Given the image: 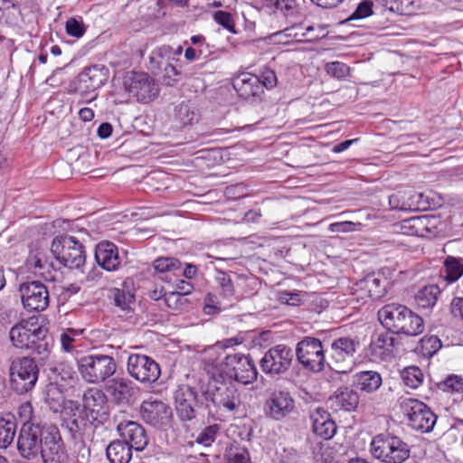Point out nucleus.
<instances>
[{
	"label": "nucleus",
	"mask_w": 463,
	"mask_h": 463,
	"mask_svg": "<svg viewBox=\"0 0 463 463\" xmlns=\"http://www.w3.org/2000/svg\"><path fill=\"white\" fill-rule=\"evenodd\" d=\"M164 302L169 309L174 311L182 310L188 304L187 298L176 291L165 293Z\"/></svg>",
	"instance_id": "49530a36"
},
{
	"label": "nucleus",
	"mask_w": 463,
	"mask_h": 463,
	"mask_svg": "<svg viewBox=\"0 0 463 463\" xmlns=\"http://www.w3.org/2000/svg\"><path fill=\"white\" fill-rule=\"evenodd\" d=\"M403 383L411 389L418 388L423 381V373L417 366L404 368L401 373Z\"/></svg>",
	"instance_id": "c03bdc74"
},
{
	"label": "nucleus",
	"mask_w": 463,
	"mask_h": 463,
	"mask_svg": "<svg viewBox=\"0 0 463 463\" xmlns=\"http://www.w3.org/2000/svg\"><path fill=\"white\" fill-rule=\"evenodd\" d=\"M440 390L450 392H463V378L458 375H449L444 381L438 383Z\"/></svg>",
	"instance_id": "09e8293b"
},
{
	"label": "nucleus",
	"mask_w": 463,
	"mask_h": 463,
	"mask_svg": "<svg viewBox=\"0 0 463 463\" xmlns=\"http://www.w3.org/2000/svg\"><path fill=\"white\" fill-rule=\"evenodd\" d=\"M153 52H155L156 57L161 56L164 59H165L168 62L170 61V59L173 56V49L169 45L158 47L155 49Z\"/></svg>",
	"instance_id": "774afa93"
},
{
	"label": "nucleus",
	"mask_w": 463,
	"mask_h": 463,
	"mask_svg": "<svg viewBox=\"0 0 463 463\" xmlns=\"http://www.w3.org/2000/svg\"><path fill=\"white\" fill-rule=\"evenodd\" d=\"M72 463H91L90 449L88 448L85 443H80Z\"/></svg>",
	"instance_id": "e2e57ef3"
},
{
	"label": "nucleus",
	"mask_w": 463,
	"mask_h": 463,
	"mask_svg": "<svg viewBox=\"0 0 463 463\" xmlns=\"http://www.w3.org/2000/svg\"><path fill=\"white\" fill-rule=\"evenodd\" d=\"M44 401L53 412H59L62 410L64 396L56 383L47 385Z\"/></svg>",
	"instance_id": "37998d69"
},
{
	"label": "nucleus",
	"mask_w": 463,
	"mask_h": 463,
	"mask_svg": "<svg viewBox=\"0 0 463 463\" xmlns=\"http://www.w3.org/2000/svg\"><path fill=\"white\" fill-rule=\"evenodd\" d=\"M97 264L107 271L117 270L121 263L118 247L109 241L99 242L95 248Z\"/></svg>",
	"instance_id": "cd10ccee"
},
{
	"label": "nucleus",
	"mask_w": 463,
	"mask_h": 463,
	"mask_svg": "<svg viewBox=\"0 0 463 463\" xmlns=\"http://www.w3.org/2000/svg\"><path fill=\"white\" fill-rule=\"evenodd\" d=\"M378 319L388 331L397 335L416 336L423 333L425 328L421 317L398 303L383 306L378 311Z\"/></svg>",
	"instance_id": "f03ea898"
},
{
	"label": "nucleus",
	"mask_w": 463,
	"mask_h": 463,
	"mask_svg": "<svg viewBox=\"0 0 463 463\" xmlns=\"http://www.w3.org/2000/svg\"><path fill=\"white\" fill-rule=\"evenodd\" d=\"M409 228L419 237H425L433 232L436 228V218L433 215H420L406 221Z\"/></svg>",
	"instance_id": "e433bc0d"
},
{
	"label": "nucleus",
	"mask_w": 463,
	"mask_h": 463,
	"mask_svg": "<svg viewBox=\"0 0 463 463\" xmlns=\"http://www.w3.org/2000/svg\"><path fill=\"white\" fill-rule=\"evenodd\" d=\"M226 463H250V458L247 450H231L227 455Z\"/></svg>",
	"instance_id": "680f3d73"
},
{
	"label": "nucleus",
	"mask_w": 463,
	"mask_h": 463,
	"mask_svg": "<svg viewBox=\"0 0 463 463\" xmlns=\"http://www.w3.org/2000/svg\"><path fill=\"white\" fill-rule=\"evenodd\" d=\"M220 427L217 424L210 425L203 430V431L197 437V442L204 446L211 445L216 438V434L219 431Z\"/></svg>",
	"instance_id": "603ef678"
},
{
	"label": "nucleus",
	"mask_w": 463,
	"mask_h": 463,
	"mask_svg": "<svg viewBox=\"0 0 463 463\" xmlns=\"http://www.w3.org/2000/svg\"><path fill=\"white\" fill-rule=\"evenodd\" d=\"M294 408L295 402L288 392H273L265 404L267 414L277 420L288 416Z\"/></svg>",
	"instance_id": "a878e982"
},
{
	"label": "nucleus",
	"mask_w": 463,
	"mask_h": 463,
	"mask_svg": "<svg viewBox=\"0 0 463 463\" xmlns=\"http://www.w3.org/2000/svg\"><path fill=\"white\" fill-rule=\"evenodd\" d=\"M373 14V3L371 1H364L358 5L354 12L348 20H360L370 16Z\"/></svg>",
	"instance_id": "6e6d98bb"
},
{
	"label": "nucleus",
	"mask_w": 463,
	"mask_h": 463,
	"mask_svg": "<svg viewBox=\"0 0 463 463\" xmlns=\"http://www.w3.org/2000/svg\"><path fill=\"white\" fill-rule=\"evenodd\" d=\"M214 21L223 26L225 29H234V22L231 13L225 11H216L213 14Z\"/></svg>",
	"instance_id": "13d9d810"
},
{
	"label": "nucleus",
	"mask_w": 463,
	"mask_h": 463,
	"mask_svg": "<svg viewBox=\"0 0 463 463\" xmlns=\"http://www.w3.org/2000/svg\"><path fill=\"white\" fill-rule=\"evenodd\" d=\"M422 194L411 189L398 191L389 196V204L392 209L400 211H412L420 208Z\"/></svg>",
	"instance_id": "c756f323"
},
{
	"label": "nucleus",
	"mask_w": 463,
	"mask_h": 463,
	"mask_svg": "<svg viewBox=\"0 0 463 463\" xmlns=\"http://www.w3.org/2000/svg\"><path fill=\"white\" fill-rule=\"evenodd\" d=\"M359 394L356 391L347 387L336 390L330 398L331 405L335 411H354L359 404Z\"/></svg>",
	"instance_id": "2f4dec72"
},
{
	"label": "nucleus",
	"mask_w": 463,
	"mask_h": 463,
	"mask_svg": "<svg viewBox=\"0 0 463 463\" xmlns=\"http://www.w3.org/2000/svg\"><path fill=\"white\" fill-rule=\"evenodd\" d=\"M47 334L48 329L39 323L38 317H32L14 325L9 336L14 347L31 350L32 354H38L40 360L44 361L51 353Z\"/></svg>",
	"instance_id": "f257e3e1"
},
{
	"label": "nucleus",
	"mask_w": 463,
	"mask_h": 463,
	"mask_svg": "<svg viewBox=\"0 0 463 463\" xmlns=\"http://www.w3.org/2000/svg\"><path fill=\"white\" fill-rule=\"evenodd\" d=\"M361 227L362 223L360 222L345 221L331 223L328 227V230L331 232H351L359 230Z\"/></svg>",
	"instance_id": "864d4df0"
},
{
	"label": "nucleus",
	"mask_w": 463,
	"mask_h": 463,
	"mask_svg": "<svg viewBox=\"0 0 463 463\" xmlns=\"http://www.w3.org/2000/svg\"><path fill=\"white\" fill-rule=\"evenodd\" d=\"M371 452L375 458L384 463H403L411 454L409 445L390 433H381L373 437Z\"/></svg>",
	"instance_id": "7ed1b4c3"
},
{
	"label": "nucleus",
	"mask_w": 463,
	"mask_h": 463,
	"mask_svg": "<svg viewBox=\"0 0 463 463\" xmlns=\"http://www.w3.org/2000/svg\"><path fill=\"white\" fill-rule=\"evenodd\" d=\"M326 72L336 79L345 78L349 74V67L340 61L327 62L325 66Z\"/></svg>",
	"instance_id": "3c124183"
},
{
	"label": "nucleus",
	"mask_w": 463,
	"mask_h": 463,
	"mask_svg": "<svg viewBox=\"0 0 463 463\" xmlns=\"http://www.w3.org/2000/svg\"><path fill=\"white\" fill-rule=\"evenodd\" d=\"M198 112L193 103L182 102L175 107V120L179 127L192 126L198 121Z\"/></svg>",
	"instance_id": "58836bf2"
},
{
	"label": "nucleus",
	"mask_w": 463,
	"mask_h": 463,
	"mask_svg": "<svg viewBox=\"0 0 463 463\" xmlns=\"http://www.w3.org/2000/svg\"><path fill=\"white\" fill-rule=\"evenodd\" d=\"M358 343L350 337H340L331 344L327 366L337 373H349L354 365V355Z\"/></svg>",
	"instance_id": "f8f14e48"
},
{
	"label": "nucleus",
	"mask_w": 463,
	"mask_h": 463,
	"mask_svg": "<svg viewBox=\"0 0 463 463\" xmlns=\"http://www.w3.org/2000/svg\"><path fill=\"white\" fill-rule=\"evenodd\" d=\"M22 302L29 311H43L49 305V292L40 281H27L20 285Z\"/></svg>",
	"instance_id": "6ab92c4d"
},
{
	"label": "nucleus",
	"mask_w": 463,
	"mask_h": 463,
	"mask_svg": "<svg viewBox=\"0 0 463 463\" xmlns=\"http://www.w3.org/2000/svg\"><path fill=\"white\" fill-rule=\"evenodd\" d=\"M214 385L206 392L209 394L213 403L228 411H235L241 404L240 392L232 381H219L215 373H213Z\"/></svg>",
	"instance_id": "4468645a"
},
{
	"label": "nucleus",
	"mask_w": 463,
	"mask_h": 463,
	"mask_svg": "<svg viewBox=\"0 0 463 463\" xmlns=\"http://www.w3.org/2000/svg\"><path fill=\"white\" fill-rule=\"evenodd\" d=\"M107 391L117 403H128L136 393L133 383L123 377H116L109 381Z\"/></svg>",
	"instance_id": "7c9ffc66"
},
{
	"label": "nucleus",
	"mask_w": 463,
	"mask_h": 463,
	"mask_svg": "<svg viewBox=\"0 0 463 463\" xmlns=\"http://www.w3.org/2000/svg\"><path fill=\"white\" fill-rule=\"evenodd\" d=\"M215 280L225 298H231L234 295V286L230 274L222 270H217Z\"/></svg>",
	"instance_id": "de8ad7c7"
},
{
	"label": "nucleus",
	"mask_w": 463,
	"mask_h": 463,
	"mask_svg": "<svg viewBox=\"0 0 463 463\" xmlns=\"http://www.w3.org/2000/svg\"><path fill=\"white\" fill-rule=\"evenodd\" d=\"M47 426L24 422L17 440L18 450L24 458L31 459L37 457L41 450L44 428Z\"/></svg>",
	"instance_id": "f3484780"
},
{
	"label": "nucleus",
	"mask_w": 463,
	"mask_h": 463,
	"mask_svg": "<svg viewBox=\"0 0 463 463\" xmlns=\"http://www.w3.org/2000/svg\"><path fill=\"white\" fill-rule=\"evenodd\" d=\"M400 408L408 419L409 426L422 433L430 432L437 421L435 413L422 402L407 398L400 402Z\"/></svg>",
	"instance_id": "1a4fd4ad"
},
{
	"label": "nucleus",
	"mask_w": 463,
	"mask_h": 463,
	"mask_svg": "<svg viewBox=\"0 0 463 463\" xmlns=\"http://www.w3.org/2000/svg\"><path fill=\"white\" fill-rule=\"evenodd\" d=\"M82 408V411L96 420L97 424H103L109 418L108 399L99 389L90 388L84 392Z\"/></svg>",
	"instance_id": "aec40b11"
},
{
	"label": "nucleus",
	"mask_w": 463,
	"mask_h": 463,
	"mask_svg": "<svg viewBox=\"0 0 463 463\" xmlns=\"http://www.w3.org/2000/svg\"><path fill=\"white\" fill-rule=\"evenodd\" d=\"M154 268L158 272L175 271L181 269V262L175 258H158L154 261Z\"/></svg>",
	"instance_id": "8fccbe9b"
},
{
	"label": "nucleus",
	"mask_w": 463,
	"mask_h": 463,
	"mask_svg": "<svg viewBox=\"0 0 463 463\" xmlns=\"http://www.w3.org/2000/svg\"><path fill=\"white\" fill-rule=\"evenodd\" d=\"M40 453L43 463H68L69 454L55 425L44 428Z\"/></svg>",
	"instance_id": "ddd939ff"
},
{
	"label": "nucleus",
	"mask_w": 463,
	"mask_h": 463,
	"mask_svg": "<svg viewBox=\"0 0 463 463\" xmlns=\"http://www.w3.org/2000/svg\"><path fill=\"white\" fill-rule=\"evenodd\" d=\"M39 376V367L35 360L29 356L12 361L9 366L10 388L19 395L27 393L35 386Z\"/></svg>",
	"instance_id": "20e7f679"
},
{
	"label": "nucleus",
	"mask_w": 463,
	"mask_h": 463,
	"mask_svg": "<svg viewBox=\"0 0 463 463\" xmlns=\"http://www.w3.org/2000/svg\"><path fill=\"white\" fill-rule=\"evenodd\" d=\"M293 357V351L289 346L278 345L265 353L260 365L266 373L282 374L290 368Z\"/></svg>",
	"instance_id": "dca6fc26"
},
{
	"label": "nucleus",
	"mask_w": 463,
	"mask_h": 463,
	"mask_svg": "<svg viewBox=\"0 0 463 463\" xmlns=\"http://www.w3.org/2000/svg\"><path fill=\"white\" fill-rule=\"evenodd\" d=\"M109 76V71L105 65L95 64L85 68L71 84V88L90 102L97 98L95 91L107 82Z\"/></svg>",
	"instance_id": "0eeeda50"
},
{
	"label": "nucleus",
	"mask_w": 463,
	"mask_h": 463,
	"mask_svg": "<svg viewBox=\"0 0 463 463\" xmlns=\"http://www.w3.org/2000/svg\"><path fill=\"white\" fill-rule=\"evenodd\" d=\"M51 251L61 264L71 269H80L86 262L85 247L73 236L55 237L51 245Z\"/></svg>",
	"instance_id": "39448f33"
},
{
	"label": "nucleus",
	"mask_w": 463,
	"mask_h": 463,
	"mask_svg": "<svg viewBox=\"0 0 463 463\" xmlns=\"http://www.w3.org/2000/svg\"><path fill=\"white\" fill-rule=\"evenodd\" d=\"M162 71H164V79L166 85L172 86L174 82L176 80L175 77L180 74V71L176 69L175 65L172 63L166 62Z\"/></svg>",
	"instance_id": "052dcab7"
},
{
	"label": "nucleus",
	"mask_w": 463,
	"mask_h": 463,
	"mask_svg": "<svg viewBox=\"0 0 463 463\" xmlns=\"http://www.w3.org/2000/svg\"><path fill=\"white\" fill-rule=\"evenodd\" d=\"M391 333L389 331L379 334L373 339L369 345V350L373 355L383 358L386 354L392 352L395 339Z\"/></svg>",
	"instance_id": "4c0bfd02"
},
{
	"label": "nucleus",
	"mask_w": 463,
	"mask_h": 463,
	"mask_svg": "<svg viewBox=\"0 0 463 463\" xmlns=\"http://www.w3.org/2000/svg\"><path fill=\"white\" fill-rule=\"evenodd\" d=\"M296 356L302 367L312 373L322 372L327 362L322 342L312 336H305L297 344Z\"/></svg>",
	"instance_id": "9b49d317"
},
{
	"label": "nucleus",
	"mask_w": 463,
	"mask_h": 463,
	"mask_svg": "<svg viewBox=\"0 0 463 463\" xmlns=\"http://www.w3.org/2000/svg\"><path fill=\"white\" fill-rule=\"evenodd\" d=\"M441 346L442 343L437 335H426L420 340L416 346V352L423 357L430 358Z\"/></svg>",
	"instance_id": "79ce46f5"
},
{
	"label": "nucleus",
	"mask_w": 463,
	"mask_h": 463,
	"mask_svg": "<svg viewBox=\"0 0 463 463\" xmlns=\"http://www.w3.org/2000/svg\"><path fill=\"white\" fill-rule=\"evenodd\" d=\"M221 371L230 379L241 384L252 383L258 375L253 360L242 354H227L221 363Z\"/></svg>",
	"instance_id": "9d476101"
},
{
	"label": "nucleus",
	"mask_w": 463,
	"mask_h": 463,
	"mask_svg": "<svg viewBox=\"0 0 463 463\" xmlns=\"http://www.w3.org/2000/svg\"><path fill=\"white\" fill-rule=\"evenodd\" d=\"M47 265L46 260H44V256L39 252H31L29 257L26 260V266L29 269H34L35 271L38 269L39 271L43 269Z\"/></svg>",
	"instance_id": "4d7b16f0"
},
{
	"label": "nucleus",
	"mask_w": 463,
	"mask_h": 463,
	"mask_svg": "<svg viewBox=\"0 0 463 463\" xmlns=\"http://www.w3.org/2000/svg\"><path fill=\"white\" fill-rule=\"evenodd\" d=\"M440 289L437 285H428L420 289L415 295L417 305L422 308H429L435 306Z\"/></svg>",
	"instance_id": "a19ab883"
},
{
	"label": "nucleus",
	"mask_w": 463,
	"mask_h": 463,
	"mask_svg": "<svg viewBox=\"0 0 463 463\" xmlns=\"http://www.w3.org/2000/svg\"><path fill=\"white\" fill-rule=\"evenodd\" d=\"M140 415L146 423L159 428L170 422L173 412L164 402L149 399L141 403Z\"/></svg>",
	"instance_id": "412c9836"
},
{
	"label": "nucleus",
	"mask_w": 463,
	"mask_h": 463,
	"mask_svg": "<svg viewBox=\"0 0 463 463\" xmlns=\"http://www.w3.org/2000/svg\"><path fill=\"white\" fill-rule=\"evenodd\" d=\"M127 368L131 377L143 383H155L161 373L159 364L145 354L129 355Z\"/></svg>",
	"instance_id": "a211bd4d"
},
{
	"label": "nucleus",
	"mask_w": 463,
	"mask_h": 463,
	"mask_svg": "<svg viewBox=\"0 0 463 463\" xmlns=\"http://www.w3.org/2000/svg\"><path fill=\"white\" fill-rule=\"evenodd\" d=\"M117 431L121 439L137 451H143L148 444L146 430L137 421L120 420L117 424Z\"/></svg>",
	"instance_id": "4be33fe9"
},
{
	"label": "nucleus",
	"mask_w": 463,
	"mask_h": 463,
	"mask_svg": "<svg viewBox=\"0 0 463 463\" xmlns=\"http://www.w3.org/2000/svg\"><path fill=\"white\" fill-rule=\"evenodd\" d=\"M450 313L454 318L463 321V298H453L450 303Z\"/></svg>",
	"instance_id": "0e129e2a"
},
{
	"label": "nucleus",
	"mask_w": 463,
	"mask_h": 463,
	"mask_svg": "<svg viewBox=\"0 0 463 463\" xmlns=\"http://www.w3.org/2000/svg\"><path fill=\"white\" fill-rule=\"evenodd\" d=\"M174 400L177 416L183 421L196 418L202 402L195 387L189 384H180L174 392Z\"/></svg>",
	"instance_id": "2eb2a0df"
},
{
	"label": "nucleus",
	"mask_w": 463,
	"mask_h": 463,
	"mask_svg": "<svg viewBox=\"0 0 463 463\" xmlns=\"http://www.w3.org/2000/svg\"><path fill=\"white\" fill-rule=\"evenodd\" d=\"M168 62L165 59H164L163 57L159 56V57H156L155 55V52H152L151 55H150V64H151V69L152 71L155 72V73H159L162 71V68L163 66Z\"/></svg>",
	"instance_id": "69168bd1"
},
{
	"label": "nucleus",
	"mask_w": 463,
	"mask_h": 463,
	"mask_svg": "<svg viewBox=\"0 0 463 463\" xmlns=\"http://www.w3.org/2000/svg\"><path fill=\"white\" fill-rule=\"evenodd\" d=\"M232 86L239 97L246 100L260 99L264 92L258 76L247 72L236 76L232 80Z\"/></svg>",
	"instance_id": "bb28decb"
},
{
	"label": "nucleus",
	"mask_w": 463,
	"mask_h": 463,
	"mask_svg": "<svg viewBox=\"0 0 463 463\" xmlns=\"http://www.w3.org/2000/svg\"><path fill=\"white\" fill-rule=\"evenodd\" d=\"M132 448L122 439L110 442L106 449V456L110 463H128L132 458Z\"/></svg>",
	"instance_id": "f704fd0d"
},
{
	"label": "nucleus",
	"mask_w": 463,
	"mask_h": 463,
	"mask_svg": "<svg viewBox=\"0 0 463 463\" xmlns=\"http://www.w3.org/2000/svg\"><path fill=\"white\" fill-rule=\"evenodd\" d=\"M268 8H274L277 16L281 15L286 23L284 29H294L302 25L304 15L298 12L295 0H259Z\"/></svg>",
	"instance_id": "b1692460"
},
{
	"label": "nucleus",
	"mask_w": 463,
	"mask_h": 463,
	"mask_svg": "<svg viewBox=\"0 0 463 463\" xmlns=\"http://www.w3.org/2000/svg\"><path fill=\"white\" fill-rule=\"evenodd\" d=\"M109 298L112 301L113 305L120 311L126 314L133 312L136 304L135 293L133 290L125 287L123 288H111L109 290Z\"/></svg>",
	"instance_id": "72a5a7b5"
},
{
	"label": "nucleus",
	"mask_w": 463,
	"mask_h": 463,
	"mask_svg": "<svg viewBox=\"0 0 463 463\" xmlns=\"http://www.w3.org/2000/svg\"><path fill=\"white\" fill-rule=\"evenodd\" d=\"M123 85L128 96L141 104L154 101L160 92L159 84L146 72H128L124 77Z\"/></svg>",
	"instance_id": "423d86ee"
},
{
	"label": "nucleus",
	"mask_w": 463,
	"mask_h": 463,
	"mask_svg": "<svg viewBox=\"0 0 463 463\" xmlns=\"http://www.w3.org/2000/svg\"><path fill=\"white\" fill-rule=\"evenodd\" d=\"M16 433V420L14 415L0 417V448L6 449L14 441Z\"/></svg>",
	"instance_id": "ea45409f"
},
{
	"label": "nucleus",
	"mask_w": 463,
	"mask_h": 463,
	"mask_svg": "<svg viewBox=\"0 0 463 463\" xmlns=\"http://www.w3.org/2000/svg\"><path fill=\"white\" fill-rule=\"evenodd\" d=\"M258 79L260 80V85H261L262 88L265 87L267 89L274 88L278 81L275 71L269 68H264L261 71L260 75L258 76Z\"/></svg>",
	"instance_id": "5fc2aeb1"
},
{
	"label": "nucleus",
	"mask_w": 463,
	"mask_h": 463,
	"mask_svg": "<svg viewBox=\"0 0 463 463\" xmlns=\"http://www.w3.org/2000/svg\"><path fill=\"white\" fill-rule=\"evenodd\" d=\"M95 424L97 421L81 411L78 414H73L71 418L65 419L61 426L70 433L72 439L84 443L83 436ZM80 446V444H79Z\"/></svg>",
	"instance_id": "c85d7f7f"
},
{
	"label": "nucleus",
	"mask_w": 463,
	"mask_h": 463,
	"mask_svg": "<svg viewBox=\"0 0 463 463\" xmlns=\"http://www.w3.org/2000/svg\"><path fill=\"white\" fill-rule=\"evenodd\" d=\"M388 281L380 275L369 274L354 284L353 294L357 299H379L386 293Z\"/></svg>",
	"instance_id": "5701e85b"
},
{
	"label": "nucleus",
	"mask_w": 463,
	"mask_h": 463,
	"mask_svg": "<svg viewBox=\"0 0 463 463\" xmlns=\"http://www.w3.org/2000/svg\"><path fill=\"white\" fill-rule=\"evenodd\" d=\"M77 364L82 378L91 383L104 382L117 369L113 357L105 354L84 355L77 360Z\"/></svg>",
	"instance_id": "6e6552de"
},
{
	"label": "nucleus",
	"mask_w": 463,
	"mask_h": 463,
	"mask_svg": "<svg viewBox=\"0 0 463 463\" xmlns=\"http://www.w3.org/2000/svg\"><path fill=\"white\" fill-rule=\"evenodd\" d=\"M439 274L448 283L456 282L463 275V259L448 256L443 261Z\"/></svg>",
	"instance_id": "c9c22d12"
},
{
	"label": "nucleus",
	"mask_w": 463,
	"mask_h": 463,
	"mask_svg": "<svg viewBox=\"0 0 463 463\" xmlns=\"http://www.w3.org/2000/svg\"><path fill=\"white\" fill-rule=\"evenodd\" d=\"M383 379L376 371H360L353 375V385L366 393L376 392L382 385Z\"/></svg>",
	"instance_id": "473e14b6"
},
{
	"label": "nucleus",
	"mask_w": 463,
	"mask_h": 463,
	"mask_svg": "<svg viewBox=\"0 0 463 463\" xmlns=\"http://www.w3.org/2000/svg\"><path fill=\"white\" fill-rule=\"evenodd\" d=\"M312 431L322 439H331L336 433V424L331 415L322 407H317L310 411Z\"/></svg>",
	"instance_id": "393cba45"
},
{
	"label": "nucleus",
	"mask_w": 463,
	"mask_h": 463,
	"mask_svg": "<svg viewBox=\"0 0 463 463\" xmlns=\"http://www.w3.org/2000/svg\"><path fill=\"white\" fill-rule=\"evenodd\" d=\"M75 341V331L73 329H67V331L61 335V348L64 352H73L75 349L73 343Z\"/></svg>",
	"instance_id": "bf43d9fd"
},
{
	"label": "nucleus",
	"mask_w": 463,
	"mask_h": 463,
	"mask_svg": "<svg viewBox=\"0 0 463 463\" xmlns=\"http://www.w3.org/2000/svg\"><path fill=\"white\" fill-rule=\"evenodd\" d=\"M276 458L279 463H301V453L293 447H283L276 452Z\"/></svg>",
	"instance_id": "a18cd8bd"
},
{
	"label": "nucleus",
	"mask_w": 463,
	"mask_h": 463,
	"mask_svg": "<svg viewBox=\"0 0 463 463\" xmlns=\"http://www.w3.org/2000/svg\"><path fill=\"white\" fill-rule=\"evenodd\" d=\"M80 290V287L76 283H71L61 287V295L64 299L71 298Z\"/></svg>",
	"instance_id": "338daca9"
}]
</instances>
